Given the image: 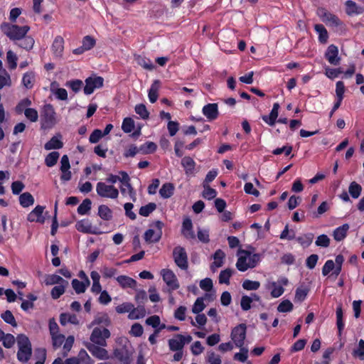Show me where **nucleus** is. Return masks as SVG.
I'll return each mask as SVG.
<instances>
[{"instance_id": "nucleus-52", "label": "nucleus", "mask_w": 364, "mask_h": 364, "mask_svg": "<svg viewBox=\"0 0 364 364\" xmlns=\"http://www.w3.org/2000/svg\"><path fill=\"white\" fill-rule=\"evenodd\" d=\"M65 284H61L58 286H55L50 292L51 296L54 299H57L60 297L61 295H63L65 292Z\"/></svg>"}, {"instance_id": "nucleus-47", "label": "nucleus", "mask_w": 364, "mask_h": 364, "mask_svg": "<svg viewBox=\"0 0 364 364\" xmlns=\"http://www.w3.org/2000/svg\"><path fill=\"white\" fill-rule=\"evenodd\" d=\"M336 325L338 330V335H341V332L344 328L343 321V310L341 306H338L336 309Z\"/></svg>"}, {"instance_id": "nucleus-18", "label": "nucleus", "mask_w": 364, "mask_h": 364, "mask_svg": "<svg viewBox=\"0 0 364 364\" xmlns=\"http://www.w3.org/2000/svg\"><path fill=\"white\" fill-rule=\"evenodd\" d=\"M34 43V39L31 36L27 35L15 43L16 46L27 51L31 50L33 48Z\"/></svg>"}, {"instance_id": "nucleus-15", "label": "nucleus", "mask_w": 364, "mask_h": 364, "mask_svg": "<svg viewBox=\"0 0 364 364\" xmlns=\"http://www.w3.org/2000/svg\"><path fill=\"white\" fill-rule=\"evenodd\" d=\"M51 50L55 57L61 58L64 50V39L62 36H58L55 38L51 46Z\"/></svg>"}, {"instance_id": "nucleus-1", "label": "nucleus", "mask_w": 364, "mask_h": 364, "mask_svg": "<svg viewBox=\"0 0 364 364\" xmlns=\"http://www.w3.org/2000/svg\"><path fill=\"white\" fill-rule=\"evenodd\" d=\"M1 31L11 41H18L24 37L30 30L28 26H19L16 24H11L4 22L1 24Z\"/></svg>"}, {"instance_id": "nucleus-31", "label": "nucleus", "mask_w": 364, "mask_h": 364, "mask_svg": "<svg viewBox=\"0 0 364 364\" xmlns=\"http://www.w3.org/2000/svg\"><path fill=\"white\" fill-rule=\"evenodd\" d=\"M35 82V73L33 71L26 72L22 77V84L26 89H31Z\"/></svg>"}, {"instance_id": "nucleus-55", "label": "nucleus", "mask_w": 364, "mask_h": 364, "mask_svg": "<svg viewBox=\"0 0 364 364\" xmlns=\"http://www.w3.org/2000/svg\"><path fill=\"white\" fill-rule=\"evenodd\" d=\"M240 348V353H236L234 355V360H238L240 362L244 363L247 360L248 357V349L246 348L239 347Z\"/></svg>"}, {"instance_id": "nucleus-19", "label": "nucleus", "mask_w": 364, "mask_h": 364, "mask_svg": "<svg viewBox=\"0 0 364 364\" xmlns=\"http://www.w3.org/2000/svg\"><path fill=\"white\" fill-rule=\"evenodd\" d=\"M120 174L122 175V178H119V181L122 183V185H124V186L127 187L130 198L132 199L133 201H135L136 193L129 183L130 178L129 175L124 171H121Z\"/></svg>"}, {"instance_id": "nucleus-17", "label": "nucleus", "mask_w": 364, "mask_h": 364, "mask_svg": "<svg viewBox=\"0 0 364 364\" xmlns=\"http://www.w3.org/2000/svg\"><path fill=\"white\" fill-rule=\"evenodd\" d=\"M181 231L186 238L194 239L196 237L195 233L193 230L192 220L188 217L183 219Z\"/></svg>"}, {"instance_id": "nucleus-37", "label": "nucleus", "mask_w": 364, "mask_h": 364, "mask_svg": "<svg viewBox=\"0 0 364 364\" xmlns=\"http://www.w3.org/2000/svg\"><path fill=\"white\" fill-rule=\"evenodd\" d=\"M181 165L186 170L187 174L192 173L195 169L196 163L190 156H185L181 160Z\"/></svg>"}, {"instance_id": "nucleus-64", "label": "nucleus", "mask_w": 364, "mask_h": 364, "mask_svg": "<svg viewBox=\"0 0 364 364\" xmlns=\"http://www.w3.org/2000/svg\"><path fill=\"white\" fill-rule=\"evenodd\" d=\"M271 287L272 288L271 296L274 298L280 296L284 291V288L282 286L277 285V283L275 282L271 283Z\"/></svg>"}, {"instance_id": "nucleus-9", "label": "nucleus", "mask_w": 364, "mask_h": 364, "mask_svg": "<svg viewBox=\"0 0 364 364\" xmlns=\"http://www.w3.org/2000/svg\"><path fill=\"white\" fill-rule=\"evenodd\" d=\"M84 345L94 357L100 360L109 358L108 351L104 348L105 346H100L90 342H85Z\"/></svg>"}, {"instance_id": "nucleus-35", "label": "nucleus", "mask_w": 364, "mask_h": 364, "mask_svg": "<svg viewBox=\"0 0 364 364\" xmlns=\"http://www.w3.org/2000/svg\"><path fill=\"white\" fill-rule=\"evenodd\" d=\"M98 215L104 220H110L112 218V211L106 205H100L98 207Z\"/></svg>"}, {"instance_id": "nucleus-63", "label": "nucleus", "mask_w": 364, "mask_h": 364, "mask_svg": "<svg viewBox=\"0 0 364 364\" xmlns=\"http://www.w3.org/2000/svg\"><path fill=\"white\" fill-rule=\"evenodd\" d=\"M259 287L260 283L257 281L246 279L242 283V287L246 290H257Z\"/></svg>"}, {"instance_id": "nucleus-3", "label": "nucleus", "mask_w": 364, "mask_h": 364, "mask_svg": "<svg viewBox=\"0 0 364 364\" xmlns=\"http://www.w3.org/2000/svg\"><path fill=\"white\" fill-rule=\"evenodd\" d=\"M110 336L111 333L107 328L95 327L90 336V343L100 346H107V339H108Z\"/></svg>"}, {"instance_id": "nucleus-38", "label": "nucleus", "mask_w": 364, "mask_h": 364, "mask_svg": "<svg viewBox=\"0 0 364 364\" xmlns=\"http://www.w3.org/2000/svg\"><path fill=\"white\" fill-rule=\"evenodd\" d=\"M309 291V289L307 287L303 285L299 287L296 290L294 301H303L306 299Z\"/></svg>"}, {"instance_id": "nucleus-39", "label": "nucleus", "mask_w": 364, "mask_h": 364, "mask_svg": "<svg viewBox=\"0 0 364 364\" xmlns=\"http://www.w3.org/2000/svg\"><path fill=\"white\" fill-rule=\"evenodd\" d=\"M348 192L352 198H358L362 192V186L356 182L353 181L349 186Z\"/></svg>"}, {"instance_id": "nucleus-25", "label": "nucleus", "mask_w": 364, "mask_h": 364, "mask_svg": "<svg viewBox=\"0 0 364 364\" xmlns=\"http://www.w3.org/2000/svg\"><path fill=\"white\" fill-rule=\"evenodd\" d=\"M174 186L171 183H166L163 184L159 190V194L163 198H169L173 195Z\"/></svg>"}, {"instance_id": "nucleus-57", "label": "nucleus", "mask_w": 364, "mask_h": 364, "mask_svg": "<svg viewBox=\"0 0 364 364\" xmlns=\"http://www.w3.org/2000/svg\"><path fill=\"white\" fill-rule=\"evenodd\" d=\"M82 85V81L80 80H74L66 82V86L70 87L75 93L81 90Z\"/></svg>"}, {"instance_id": "nucleus-29", "label": "nucleus", "mask_w": 364, "mask_h": 364, "mask_svg": "<svg viewBox=\"0 0 364 364\" xmlns=\"http://www.w3.org/2000/svg\"><path fill=\"white\" fill-rule=\"evenodd\" d=\"M146 315V309L144 304H138L136 308L133 306V309L130 312L129 317L132 319H139L144 317Z\"/></svg>"}, {"instance_id": "nucleus-20", "label": "nucleus", "mask_w": 364, "mask_h": 364, "mask_svg": "<svg viewBox=\"0 0 364 364\" xmlns=\"http://www.w3.org/2000/svg\"><path fill=\"white\" fill-rule=\"evenodd\" d=\"M168 343L171 351H178L184 348V343L182 342L179 334H176L173 338L168 340Z\"/></svg>"}, {"instance_id": "nucleus-46", "label": "nucleus", "mask_w": 364, "mask_h": 364, "mask_svg": "<svg viewBox=\"0 0 364 364\" xmlns=\"http://www.w3.org/2000/svg\"><path fill=\"white\" fill-rule=\"evenodd\" d=\"M323 21L328 22L333 26H338L341 23L340 19L336 15L330 12L325 11L323 13Z\"/></svg>"}, {"instance_id": "nucleus-2", "label": "nucleus", "mask_w": 364, "mask_h": 364, "mask_svg": "<svg viewBox=\"0 0 364 364\" xmlns=\"http://www.w3.org/2000/svg\"><path fill=\"white\" fill-rule=\"evenodd\" d=\"M74 341L75 338L73 336H69L67 338H65V336L61 333L51 336L52 346L54 350L59 348L64 343L62 353L63 357H66L68 355V352L71 350L73 346Z\"/></svg>"}, {"instance_id": "nucleus-28", "label": "nucleus", "mask_w": 364, "mask_h": 364, "mask_svg": "<svg viewBox=\"0 0 364 364\" xmlns=\"http://www.w3.org/2000/svg\"><path fill=\"white\" fill-rule=\"evenodd\" d=\"M225 255L223 251L221 250H218L215 251V252L213 255V259L215 261L212 263L210 268L211 269L215 272L214 267H220L223 264V259L225 258Z\"/></svg>"}, {"instance_id": "nucleus-58", "label": "nucleus", "mask_w": 364, "mask_h": 364, "mask_svg": "<svg viewBox=\"0 0 364 364\" xmlns=\"http://www.w3.org/2000/svg\"><path fill=\"white\" fill-rule=\"evenodd\" d=\"M205 308V305L203 302V297H198L193 306V308H192V312L193 314H199L202 311L204 310V309Z\"/></svg>"}, {"instance_id": "nucleus-23", "label": "nucleus", "mask_w": 364, "mask_h": 364, "mask_svg": "<svg viewBox=\"0 0 364 364\" xmlns=\"http://www.w3.org/2000/svg\"><path fill=\"white\" fill-rule=\"evenodd\" d=\"M161 82L159 80H156L151 84V87L149 90V100L151 103H154L158 98V92L160 88Z\"/></svg>"}, {"instance_id": "nucleus-26", "label": "nucleus", "mask_w": 364, "mask_h": 364, "mask_svg": "<svg viewBox=\"0 0 364 364\" xmlns=\"http://www.w3.org/2000/svg\"><path fill=\"white\" fill-rule=\"evenodd\" d=\"M56 122L54 115H42L41 119V129L44 130L50 129L56 124Z\"/></svg>"}, {"instance_id": "nucleus-61", "label": "nucleus", "mask_w": 364, "mask_h": 364, "mask_svg": "<svg viewBox=\"0 0 364 364\" xmlns=\"http://www.w3.org/2000/svg\"><path fill=\"white\" fill-rule=\"evenodd\" d=\"M236 267L239 271L245 272L250 267L248 262H247L246 256H240L236 263Z\"/></svg>"}, {"instance_id": "nucleus-44", "label": "nucleus", "mask_w": 364, "mask_h": 364, "mask_svg": "<svg viewBox=\"0 0 364 364\" xmlns=\"http://www.w3.org/2000/svg\"><path fill=\"white\" fill-rule=\"evenodd\" d=\"M135 128V123L133 119L131 117H126L124 119L122 129L125 133H130Z\"/></svg>"}, {"instance_id": "nucleus-8", "label": "nucleus", "mask_w": 364, "mask_h": 364, "mask_svg": "<svg viewBox=\"0 0 364 364\" xmlns=\"http://www.w3.org/2000/svg\"><path fill=\"white\" fill-rule=\"evenodd\" d=\"M104 78L100 76L92 75L85 80L84 93L87 95L93 93L95 89L103 86Z\"/></svg>"}, {"instance_id": "nucleus-34", "label": "nucleus", "mask_w": 364, "mask_h": 364, "mask_svg": "<svg viewBox=\"0 0 364 364\" xmlns=\"http://www.w3.org/2000/svg\"><path fill=\"white\" fill-rule=\"evenodd\" d=\"M19 203L22 207L28 208V207L33 205L34 198L30 193L25 192L20 195Z\"/></svg>"}, {"instance_id": "nucleus-53", "label": "nucleus", "mask_w": 364, "mask_h": 364, "mask_svg": "<svg viewBox=\"0 0 364 364\" xmlns=\"http://www.w3.org/2000/svg\"><path fill=\"white\" fill-rule=\"evenodd\" d=\"M1 318L7 323L11 325L14 327L17 326V323L16 319L9 310H6L3 314H1Z\"/></svg>"}, {"instance_id": "nucleus-56", "label": "nucleus", "mask_w": 364, "mask_h": 364, "mask_svg": "<svg viewBox=\"0 0 364 364\" xmlns=\"http://www.w3.org/2000/svg\"><path fill=\"white\" fill-rule=\"evenodd\" d=\"M344 73L341 68H327L325 70L326 75L330 79H335L338 77L341 73Z\"/></svg>"}, {"instance_id": "nucleus-43", "label": "nucleus", "mask_w": 364, "mask_h": 364, "mask_svg": "<svg viewBox=\"0 0 364 364\" xmlns=\"http://www.w3.org/2000/svg\"><path fill=\"white\" fill-rule=\"evenodd\" d=\"M100 324H104L106 326H108L110 324V320L107 314H104L102 315L97 316L91 322L90 327Z\"/></svg>"}, {"instance_id": "nucleus-4", "label": "nucleus", "mask_w": 364, "mask_h": 364, "mask_svg": "<svg viewBox=\"0 0 364 364\" xmlns=\"http://www.w3.org/2000/svg\"><path fill=\"white\" fill-rule=\"evenodd\" d=\"M247 326L245 323H240L235 326L231 332V339L237 347H242L246 338Z\"/></svg>"}, {"instance_id": "nucleus-32", "label": "nucleus", "mask_w": 364, "mask_h": 364, "mask_svg": "<svg viewBox=\"0 0 364 364\" xmlns=\"http://www.w3.org/2000/svg\"><path fill=\"white\" fill-rule=\"evenodd\" d=\"M63 146L62 141L56 136H53L46 144L44 148L46 150L59 149Z\"/></svg>"}, {"instance_id": "nucleus-13", "label": "nucleus", "mask_w": 364, "mask_h": 364, "mask_svg": "<svg viewBox=\"0 0 364 364\" xmlns=\"http://www.w3.org/2000/svg\"><path fill=\"white\" fill-rule=\"evenodd\" d=\"M113 354L116 358L124 364H130L132 353L129 352L126 346L114 349Z\"/></svg>"}, {"instance_id": "nucleus-22", "label": "nucleus", "mask_w": 364, "mask_h": 364, "mask_svg": "<svg viewBox=\"0 0 364 364\" xmlns=\"http://www.w3.org/2000/svg\"><path fill=\"white\" fill-rule=\"evenodd\" d=\"M118 283L122 288L130 287L135 289L136 286V282L135 279L125 275H121L116 278Z\"/></svg>"}, {"instance_id": "nucleus-24", "label": "nucleus", "mask_w": 364, "mask_h": 364, "mask_svg": "<svg viewBox=\"0 0 364 364\" xmlns=\"http://www.w3.org/2000/svg\"><path fill=\"white\" fill-rule=\"evenodd\" d=\"M314 30L318 34V41L321 43H326L328 39V34L326 28L323 24H315Z\"/></svg>"}, {"instance_id": "nucleus-62", "label": "nucleus", "mask_w": 364, "mask_h": 364, "mask_svg": "<svg viewBox=\"0 0 364 364\" xmlns=\"http://www.w3.org/2000/svg\"><path fill=\"white\" fill-rule=\"evenodd\" d=\"M293 309V304L289 300L282 301L277 306L279 312H289Z\"/></svg>"}, {"instance_id": "nucleus-36", "label": "nucleus", "mask_w": 364, "mask_h": 364, "mask_svg": "<svg viewBox=\"0 0 364 364\" xmlns=\"http://www.w3.org/2000/svg\"><path fill=\"white\" fill-rule=\"evenodd\" d=\"M32 354V348H18L17 352V358L19 361L25 363L28 361Z\"/></svg>"}, {"instance_id": "nucleus-51", "label": "nucleus", "mask_w": 364, "mask_h": 364, "mask_svg": "<svg viewBox=\"0 0 364 364\" xmlns=\"http://www.w3.org/2000/svg\"><path fill=\"white\" fill-rule=\"evenodd\" d=\"M232 271L230 269H226L220 272L219 275V283L229 284L230 278L232 276Z\"/></svg>"}, {"instance_id": "nucleus-10", "label": "nucleus", "mask_w": 364, "mask_h": 364, "mask_svg": "<svg viewBox=\"0 0 364 364\" xmlns=\"http://www.w3.org/2000/svg\"><path fill=\"white\" fill-rule=\"evenodd\" d=\"M161 274L164 281L171 290H176L179 288L177 277L172 270L164 269L161 271Z\"/></svg>"}, {"instance_id": "nucleus-60", "label": "nucleus", "mask_w": 364, "mask_h": 364, "mask_svg": "<svg viewBox=\"0 0 364 364\" xmlns=\"http://www.w3.org/2000/svg\"><path fill=\"white\" fill-rule=\"evenodd\" d=\"M206 361L209 364H221L222 363L220 356L215 354L213 351H208L207 353Z\"/></svg>"}, {"instance_id": "nucleus-48", "label": "nucleus", "mask_w": 364, "mask_h": 364, "mask_svg": "<svg viewBox=\"0 0 364 364\" xmlns=\"http://www.w3.org/2000/svg\"><path fill=\"white\" fill-rule=\"evenodd\" d=\"M17 345L18 348H26L31 347V343L29 338L25 334H18L16 338Z\"/></svg>"}, {"instance_id": "nucleus-27", "label": "nucleus", "mask_w": 364, "mask_h": 364, "mask_svg": "<svg viewBox=\"0 0 364 364\" xmlns=\"http://www.w3.org/2000/svg\"><path fill=\"white\" fill-rule=\"evenodd\" d=\"M349 229V225L348 224H344L338 228H337L333 231V238L336 241L343 240L347 235V231Z\"/></svg>"}, {"instance_id": "nucleus-41", "label": "nucleus", "mask_w": 364, "mask_h": 364, "mask_svg": "<svg viewBox=\"0 0 364 364\" xmlns=\"http://www.w3.org/2000/svg\"><path fill=\"white\" fill-rule=\"evenodd\" d=\"M6 60L9 69L14 70L17 67L18 57L12 50H9L6 53Z\"/></svg>"}, {"instance_id": "nucleus-40", "label": "nucleus", "mask_w": 364, "mask_h": 364, "mask_svg": "<svg viewBox=\"0 0 364 364\" xmlns=\"http://www.w3.org/2000/svg\"><path fill=\"white\" fill-rule=\"evenodd\" d=\"M157 149V146L152 141H147L139 148V151L144 154L154 153Z\"/></svg>"}, {"instance_id": "nucleus-42", "label": "nucleus", "mask_w": 364, "mask_h": 364, "mask_svg": "<svg viewBox=\"0 0 364 364\" xmlns=\"http://www.w3.org/2000/svg\"><path fill=\"white\" fill-rule=\"evenodd\" d=\"M156 208V205L154 203H149L146 205L141 206L139 209V213L144 217H148Z\"/></svg>"}, {"instance_id": "nucleus-5", "label": "nucleus", "mask_w": 364, "mask_h": 364, "mask_svg": "<svg viewBox=\"0 0 364 364\" xmlns=\"http://www.w3.org/2000/svg\"><path fill=\"white\" fill-rule=\"evenodd\" d=\"M97 193L103 198L115 199L119 196L118 190L112 185H107L105 183L99 182L96 186Z\"/></svg>"}, {"instance_id": "nucleus-12", "label": "nucleus", "mask_w": 364, "mask_h": 364, "mask_svg": "<svg viewBox=\"0 0 364 364\" xmlns=\"http://www.w3.org/2000/svg\"><path fill=\"white\" fill-rule=\"evenodd\" d=\"M75 228L79 232L83 233L94 235H99L101 233V232L98 231L96 228H93L91 223L87 220H82L77 222Z\"/></svg>"}, {"instance_id": "nucleus-45", "label": "nucleus", "mask_w": 364, "mask_h": 364, "mask_svg": "<svg viewBox=\"0 0 364 364\" xmlns=\"http://www.w3.org/2000/svg\"><path fill=\"white\" fill-rule=\"evenodd\" d=\"M31 105V101L28 98H24L21 100L16 107V114H24L26 112V109L28 107H30Z\"/></svg>"}, {"instance_id": "nucleus-50", "label": "nucleus", "mask_w": 364, "mask_h": 364, "mask_svg": "<svg viewBox=\"0 0 364 364\" xmlns=\"http://www.w3.org/2000/svg\"><path fill=\"white\" fill-rule=\"evenodd\" d=\"M92 201L89 198H85L77 208V213L80 215L87 214L91 209Z\"/></svg>"}, {"instance_id": "nucleus-7", "label": "nucleus", "mask_w": 364, "mask_h": 364, "mask_svg": "<svg viewBox=\"0 0 364 364\" xmlns=\"http://www.w3.org/2000/svg\"><path fill=\"white\" fill-rule=\"evenodd\" d=\"M173 257L176 264L181 269H188V255L186 250L181 247H176L173 250Z\"/></svg>"}, {"instance_id": "nucleus-54", "label": "nucleus", "mask_w": 364, "mask_h": 364, "mask_svg": "<svg viewBox=\"0 0 364 364\" xmlns=\"http://www.w3.org/2000/svg\"><path fill=\"white\" fill-rule=\"evenodd\" d=\"M95 44V39L90 36H86L82 38V45L87 51L94 48Z\"/></svg>"}, {"instance_id": "nucleus-21", "label": "nucleus", "mask_w": 364, "mask_h": 364, "mask_svg": "<svg viewBox=\"0 0 364 364\" xmlns=\"http://www.w3.org/2000/svg\"><path fill=\"white\" fill-rule=\"evenodd\" d=\"M134 60L139 65L146 70H152L154 69L152 61L145 56L137 55L134 56Z\"/></svg>"}, {"instance_id": "nucleus-11", "label": "nucleus", "mask_w": 364, "mask_h": 364, "mask_svg": "<svg viewBox=\"0 0 364 364\" xmlns=\"http://www.w3.org/2000/svg\"><path fill=\"white\" fill-rule=\"evenodd\" d=\"M325 58L330 64L333 65H339L341 58L338 57V47L333 44L330 45L325 53Z\"/></svg>"}, {"instance_id": "nucleus-49", "label": "nucleus", "mask_w": 364, "mask_h": 364, "mask_svg": "<svg viewBox=\"0 0 364 364\" xmlns=\"http://www.w3.org/2000/svg\"><path fill=\"white\" fill-rule=\"evenodd\" d=\"M59 156L60 154L58 151L50 152L45 159L46 165L48 167L53 166L57 163Z\"/></svg>"}, {"instance_id": "nucleus-16", "label": "nucleus", "mask_w": 364, "mask_h": 364, "mask_svg": "<svg viewBox=\"0 0 364 364\" xmlns=\"http://www.w3.org/2000/svg\"><path fill=\"white\" fill-rule=\"evenodd\" d=\"M44 207L41 205H37L28 215V220L30 222H37L43 223L45 222V218L43 216Z\"/></svg>"}, {"instance_id": "nucleus-59", "label": "nucleus", "mask_w": 364, "mask_h": 364, "mask_svg": "<svg viewBox=\"0 0 364 364\" xmlns=\"http://www.w3.org/2000/svg\"><path fill=\"white\" fill-rule=\"evenodd\" d=\"M343 261H344V258H343V255H338L336 257V259H335V262H334L335 265H336V268H335V270L332 272V275H334L336 277L339 275V274L341 272L342 264H343Z\"/></svg>"}, {"instance_id": "nucleus-33", "label": "nucleus", "mask_w": 364, "mask_h": 364, "mask_svg": "<svg viewBox=\"0 0 364 364\" xmlns=\"http://www.w3.org/2000/svg\"><path fill=\"white\" fill-rule=\"evenodd\" d=\"M60 323L62 326H65L67 323H70L75 325L79 323V321L76 315L68 314L63 313L60 315Z\"/></svg>"}, {"instance_id": "nucleus-14", "label": "nucleus", "mask_w": 364, "mask_h": 364, "mask_svg": "<svg viewBox=\"0 0 364 364\" xmlns=\"http://www.w3.org/2000/svg\"><path fill=\"white\" fill-rule=\"evenodd\" d=\"M346 13L349 16H354L361 14L364 9L362 6H358L355 2L348 0L345 2Z\"/></svg>"}, {"instance_id": "nucleus-30", "label": "nucleus", "mask_w": 364, "mask_h": 364, "mask_svg": "<svg viewBox=\"0 0 364 364\" xmlns=\"http://www.w3.org/2000/svg\"><path fill=\"white\" fill-rule=\"evenodd\" d=\"M45 284L46 285H53L56 284H65L68 285V282L63 279L60 276L57 274H49L47 275L45 279Z\"/></svg>"}, {"instance_id": "nucleus-6", "label": "nucleus", "mask_w": 364, "mask_h": 364, "mask_svg": "<svg viewBox=\"0 0 364 364\" xmlns=\"http://www.w3.org/2000/svg\"><path fill=\"white\" fill-rule=\"evenodd\" d=\"M164 224L160 221H156L154 226L156 230L152 229L147 230L144 233V240L149 243L158 242L162 237V228Z\"/></svg>"}]
</instances>
